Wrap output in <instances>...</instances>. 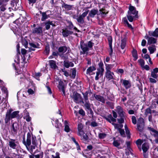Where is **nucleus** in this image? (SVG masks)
<instances>
[{"label":"nucleus","mask_w":158,"mask_h":158,"mask_svg":"<svg viewBox=\"0 0 158 158\" xmlns=\"http://www.w3.org/2000/svg\"><path fill=\"white\" fill-rule=\"evenodd\" d=\"M98 10L97 9H93L91 10L89 13L88 16L87 17L88 20L89 19V18H94L96 15H98Z\"/></svg>","instance_id":"8"},{"label":"nucleus","mask_w":158,"mask_h":158,"mask_svg":"<svg viewBox=\"0 0 158 158\" xmlns=\"http://www.w3.org/2000/svg\"><path fill=\"white\" fill-rule=\"evenodd\" d=\"M114 74L111 71H106L105 74L106 77L109 80L113 79Z\"/></svg>","instance_id":"18"},{"label":"nucleus","mask_w":158,"mask_h":158,"mask_svg":"<svg viewBox=\"0 0 158 158\" xmlns=\"http://www.w3.org/2000/svg\"><path fill=\"white\" fill-rule=\"evenodd\" d=\"M48 12V11L45 12H42L41 11H40V13L42 15V16L41 20H46L50 17V15L47 14Z\"/></svg>","instance_id":"14"},{"label":"nucleus","mask_w":158,"mask_h":158,"mask_svg":"<svg viewBox=\"0 0 158 158\" xmlns=\"http://www.w3.org/2000/svg\"><path fill=\"white\" fill-rule=\"evenodd\" d=\"M149 148V146L148 143H145L142 145V149L143 152H146Z\"/></svg>","instance_id":"27"},{"label":"nucleus","mask_w":158,"mask_h":158,"mask_svg":"<svg viewBox=\"0 0 158 158\" xmlns=\"http://www.w3.org/2000/svg\"><path fill=\"white\" fill-rule=\"evenodd\" d=\"M148 130L151 131V133L152 135H153L156 137L158 136V131L155 130L153 128L151 127H148Z\"/></svg>","instance_id":"21"},{"label":"nucleus","mask_w":158,"mask_h":158,"mask_svg":"<svg viewBox=\"0 0 158 158\" xmlns=\"http://www.w3.org/2000/svg\"><path fill=\"white\" fill-rule=\"evenodd\" d=\"M24 118L26 119V120L28 122H29L31 120V118L30 117L29 113L28 112H25Z\"/></svg>","instance_id":"36"},{"label":"nucleus","mask_w":158,"mask_h":158,"mask_svg":"<svg viewBox=\"0 0 158 158\" xmlns=\"http://www.w3.org/2000/svg\"><path fill=\"white\" fill-rule=\"evenodd\" d=\"M62 35L64 37H67L70 35H71L73 33V32L72 31L68 30L67 28L62 29Z\"/></svg>","instance_id":"12"},{"label":"nucleus","mask_w":158,"mask_h":158,"mask_svg":"<svg viewBox=\"0 0 158 158\" xmlns=\"http://www.w3.org/2000/svg\"><path fill=\"white\" fill-rule=\"evenodd\" d=\"M104 71V69H97V71L96 73V75L95 77L96 80H98L99 77L102 76Z\"/></svg>","instance_id":"9"},{"label":"nucleus","mask_w":158,"mask_h":158,"mask_svg":"<svg viewBox=\"0 0 158 158\" xmlns=\"http://www.w3.org/2000/svg\"><path fill=\"white\" fill-rule=\"evenodd\" d=\"M64 125L65 126L64 127V131H65L68 132L70 131V129L69 126V124L66 120L64 121Z\"/></svg>","instance_id":"34"},{"label":"nucleus","mask_w":158,"mask_h":158,"mask_svg":"<svg viewBox=\"0 0 158 158\" xmlns=\"http://www.w3.org/2000/svg\"><path fill=\"white\" fill-rule=\"evenodd\" d=\"M19 112V111H15L11 114V112L10 111H7L6 114L5 119V123H8L10 119L16 117L18 115Z\"/></svg>","instance_id":"2"},{"label":"nucleus","mask_w":158,"mask_h":158,"mask_svg":"<svg viewBox=\"0 0 158 158\" xmlns=\"http://www.w3.org/2000/svg\"><path fill=\"white\" fill-rule=\"evenodd\" d=\"M41 75V73L40 72L35 73L33 74V76L38 80H40L39 77Z\"/></svg>","instance_id":"41"},{"label":"nucleus","mask_w":158,"mask_h":158,"mask_svg":"<svg viewBox=\"0 0 158 158\" xmlns=\"http://www.w3.org/2000/svg\"><path fill=\"white\" fill-rule=\"evenodd\" d=\"M118 131L122 136L123 137L125 136V131L123 129H118Z\"/></svg>","instance_id":"51"},{"label":"nucleus","mask_w":158,"mask_h":158,"mask_svg":"<svg viewBox=\"0 0 158 158\" xmlns=\"http://www.w3.org/2000/svg\"><path fill=\"white\" fill-rule=\"evenodd\" d=\"M105 10L104 8H102L101 9H100L99 10V11H100V14H102V15H106L107 13V12H105Z\"/></svg>","instance_id":"60"},{"label":"nucleus","mask_w":158,"mask_h":158,"mask_svg":"<svg viewBox=\"0 0 158 158\" xmlns=\"http://www.w3.org/2000/svg\"><path fill=\"white\" fill-rule=\"evenodd\" d=\"M113 143L114 146L116 147H118L120 144L118 142L117 140H114Z\"/></svg>","instance_id":"59"},{"label":"nucleus","mask_w":158,"mask_h":158,"mask_svg":"<svg viewBox=\"0 0 158 158\" xmlns=\"http://www.w3.org/2000/svg\"><path fill=\"white\" fill-rule=\"evenodd\" d=\"M88 93L87 92H85L84 93H83L84 98L85 101H88Z\"/></svg>","instance_id":"50"},{"label":"nucleus","mask_w":158,"mask_h":158,"mask_svg":"<svg viewBox=\"0 0 158 158\" xmlns=\"http://www.w3.org/2000/svg\"><path fill=\"white\" fill-rule=\"evenodd\" d=\"M123 84L125 88L127 89L130 88L131 86V84L130 82L128 80H123Z\"/></svg>","instance_id":"19"},{"label":"nucleus","mask_w":158,"mask_h":158,"mask_svg":"<svg viewBox=\"0 0 158 158\" xmlns=\"http://www.w3.org/2000/svg\"><path fill=\"white\" fill-rule=\"evenodd\" d=\"M124 127L126 131V132L127 135V137H128L129 138H130V136H129V134L130 132L128 130V129L127 127V125H125L124 126Z\"/></svg>","instance_id":"47"},{"label":"nucleus","mask_w":158,"mask_h":158,"mask_svg":"<svg viewBox=\"0 0 158 158\" xmlns=\"http://www.w3.org/2000/svg\"><path fill=\"white\" fill-rule=\"evenodd\" d=\"M50 25H52L53 26H55V25L52 23V22H50L49 21L45 23L46 28V30H48L50 28Z\"/></svg>","instance_id":"37"},{"label":"nucleus","mask_w":158,"mask_h":158,"mask_svg":"<svg viewBox=\"0 0 158 158\" xmlns=\"http://www.w3.org/2000/svg\"><path fill=\"white\" fill-rule=\"evenodd\" d=\"M31 143V135L30 133H28L27 134L26 141H25V138L23 139V143L26 146L27 149H28V147L30 145Z\"/></svg>","instance_id":"6"},{"label":"nucleus","mask_w":158,"mask_h":158,"mask_svg":"<svg viewBox=\"0 0 158 158\" xmlns=\"http://www.w3.org/2000/svg\"><path fill=\"white\" fill-rule=\"evenodd\" d=\"M106 119L110 123L111 122H115L116 121V119L113 118L111 114H110L106 117Z\"/></svg>","instance_id":"26"},{"label":"nucleus","mask_w":158,"mask_h":158,"mask_svg":"<svg viewBox=\"0 0 158 158\" xmlns=\"http://www.w3.org/2000/svg\"><path fill=\"white\" fill-rule=\"evenodd\" d=\"M143 142V141L142 140L139 139L136 141V143L138 146H140Z\"/></svg>","instance_id":"53"},{"label":"nucleus","mask_w":158,"mask_h":158,"mask_svg":"<svg viewBox=\"0 0 158 158\" xmlns=\"http://www.w3.org/2000/svg\"><path fill=\"white\" fill-rule=\"evenodd\" d=\"M148 49L151 54L153 53L156 50V47L154 45H152L148 47Z\"/></svg>","instance_id":"29"},{"label":"nucleus","mask_w":158,"mask_h":158,"mask_svg":"<svg viewBox=\"0 0 158 158\" xmlns=\"http://www.w3.org/2000/svg\"><path fill=\"white\" fill-rule=\"evenodd\" d=\"M108 41L109 47L110 48L109 52V55L110 56H111L113 52V49L112 47V39L111 36H109L108 38Z\"/></svg>","instance_id":"13"},{"label":"nucleus","mask_w":158,"mask_h":158,"mask_svg":"<svg viewBox=\"0 0 158 158\" xmlns=\"http://www.w3.org/2000/svg\"><path fill=\"white\" fill-rule=\"evenodd\" d=\"M72 72L71 75V77L73 79L75 77L76 74V70L75 68H73L71 69Z\"/></svg>","instance_id":"42"},{"label":"nucleus","mask_w":158,"mask_h":158,"mask_svg":"<svg viewBox=\"0 0 158 158\" xmlns=\"http://www.w3.org/2000/svg\"><path fill=\"white\" fill-rule=\"evenodd\" d=\"M63 7H64L65 9H68V10H70L72 8V6L68 5L65 3L64 4Z\"/></svg>","instance_id":"54"},{"label":"nucleus","mask_w":158,"mask_h":158,"mask_svg":"<svg viewBox=\"0 0 158 158\" xmlns=\"http://www.w3.org/2000/svg\"><path fill=\"white\" fill-rule=\"evenodd\" d=\"M151 113V110L149 108H147L145 111L144 114L147 116L148 114Z\"/></svg>","instance_id":"49"},{"label":"nucleus","mask_w":158,"mask_h":158,"mask_svg":"<svg viewBox=\"0 0 158 158\" xmlns=\"http://www.w3.org/2000/svg\"><path fill=\"white\" fill-rule=\"evenodd\" d=\"M129 10L130 11L128 12V15H127L128 20H133L139 18L138 11L136 10L134 7L130 6Z\"/></svg>","instance_id":"1"},{"label":"nucleus","mask_w":158,"mask_h":158,"mask_svg":"<svg viewBox=\"0 0 158 158\" xmlns=\"http://www.w3.org/2000/svg\"><path fill=\"white\" fill-rule=\"evenodd\" d=\"M106 69V71H111V69L114 66V64H105Z\"/></svg>","instance_id":"30"},{"label":"nucleus","mask_w":158,"mask_h":158,"mask_svg":"<svg viewBox=\"0 0 158 158\" xmlns=\"http://www.w3.org/2000/svg\"><path fill=\"white\" fill-rule=\"evenodd\" d=\"M143 69H145L146 70H149L150 69V68L148 65H144L142 67Z\"/></svg>","instance_id":"64"},{"label":"nucleus","mask_w":158,"mask_h":158,"mask_svg":"<svg viewBox=\"0 0 158 158\" xmlns=\"http://www.w3.org/2000/svg\"><path fill=\"white\" fill-rule=\"evenodd\" d=\"M35 146L36 145H31V148H29L28 147V149H27V150L28 151L30 152H32L33 151V149H35Z\"/></svg>","instance_id":"52"},{"label":"nucleus","mask_w":158,"mask_h":158,"mask_svg":"<svg viewBox=\"0 0 158 158\" xmlns=\"http://www.w3.org/2000/svg\"><path fill=\"white\" fill-rule=\"evenodd\" d=\"M107 104L110 106L112 109H113L114 108V106L113 103L110 102H106Z\"/></svg>","instance_id":"61"},{"label":"nucleus","mask_w":158,"mask_h":158,"mask_svg":"<svg viewBox=\"0 0 158 158\" xmlns=\"http://www.w3.org/2000/svg\"><path fill=\"white\" fill-rule=\"evenodd\" d=\"M144 125H138L137 124V128L140 132H142L143 130Z\"/></svg>","instance_id":"45"},{"label":"nucleus","mask_w":158,"mask_h":158,"mask_svg":"<svg viewBox=\"0 0 158 158\" xmlns=\"http://www.w3.org/2000/svg\"><path fill=\"white\" fill-rule=\"evenodd\" d=\"M106 136V134L104 133H101L99 134L98 136L100 139H104Z\"/></svg>","instance_id":"55"},{"label":"nucleus","mask_w":158,"mask_h":158,"mask_svg":"<svg viewBox=\"0 0 158 158\" xmlns=\"http://www.w3.org/2000/svg\"><path fill=\"white\" fill-rule=\"evenodd\" d=\"M116 111L120 117H123L124 116L125 113L123 112L122 108L120 106H118L116 107Z\"/></svg>","instance_id":"16"},{"label":"nucleus","mask_w":158,"mask_h":158,"mask_svg":"<svg viewBox=\"0 0 158 158\" xmlns=\"http://www.w3.org/2000/svg\"><path fill=\"white\" fill-rule=\"evenodd\" d=\"M132 56L134 58L133 60L135 61L138 58V55L136 50H133L132 52Z\"/></svg>","instance_id":"38"},{"label":"nucleus","mask_w":158,"mask_h":158,"mask_svg":"<svg viewBox=\"0 0 158 158\" xmlns=\"http://www.w3.org/2000/svg\"><path fill=\"white\" fill-rule=\"evenodd\" d=\"M22 43L26 48H27V47L28 42L25 39L23 40L22 41Z\"/></svg>","instance_id":"46"},{"label":"nucleus","mask_w":158,"mask_h":158,"mask_svg":"<svg viewBox=\"0 0 158 158\" xmlns=\"http://www.w3.org/2000/svg\"><path fill=\"white\" fill-rule=\"evenodd\" d=\"M148 34L153 37H158V28L156 29L154 31H149L148 32Z\"/></svg>","instance_id":"20"},{"label":"nucleus","mask_w":158,"mask_h":158,"mask_svg":"<svg viewBox=\"0 0 158 158\" xmlns=\"http://www.w3.org/2000/svg\"><path fill=\"white\" fill-rule=\"evenodd\" d=\"M67 50V48L65 46H62L60 47L58 49V52L62 53L65 52Z\"/></svg>","instance_id":"28"},{"label":"nucleus","mask_w":158,"mask_h":158,"mask_svg":"<svg viewBox=\"0 0 158 158\" xmlns=\"http://www.w3.org/2000/svg\"><path fill=\"white\" fill-rule=\"evenodd\" d=\"M152 36L148 34H146L144 37L145 38L148 40V44L149 45L155 44L156 42V39Z\"/></svg>","instance_id":"5"},{"label":"nucleus","mask_w":158,"mask_h":158,"mask_svg":"<svg viewBox=\"0 0 158 158\" xmlns=\"http://www.w3.org/2000/svg\"><path fill=\"white\" fill-rule=\"evenodd\" d=\"M126 44V40L125 39L121 40V47L122 49H124Z\"/></svg>","instance_id":"40"},{"label":"nucleus","mask_w":158,"mask_h":158,"mask_svg":"<svg viewBox=\"0 0 158 158\" xmlns=\"http://www.w3.org/2000/svg\"><path fill=\"white\" fill-rule=\"evenodd\" d=\"M55 122L56 124L55 126L56 128H60L62 127V124L60 123H59L58 119H56L55 120Z\"/></svg>","instance_id":"44"},{"label":"nucleus","mask_w":158,"mask_h":158,"mask_svg":"<svg viewBox=\"0 0 158 158\" xmlns=\"http://www.w3.org/2000/svg\"><path fill=\"white\" fill-rule=\"evenodd\" d=\"M69 25L67 26V28L69 29L70 30H73L77 32H79V30H78L75 27H74L73 23L71 21H69Z\"/></svg>","instance_id":"15"},{"label":"nucleus","mask_w":158,"mask_h":158,"mask_svg":"<svg viewBox=\"0 0 158 158\" xmlns=\"http://www.w3.org/2000/svg\"><path fill=\"white\" fill-rule=\"evenodd\" d=\"M85 107H86V108L88 109L89 110L90 109V104L89 103V101H85Z\"/></svg>","instance_id":"57"},{"label":"nucleus","mask_w":158,"mask_h":158,"mask_svg":"<svg viewBox=\"0 0 158 158\" xmlns=\"http://www.w3.org/2000/svg\"><path fill=\"white\" fill-rule=\"evenodd\" d=\"M72 98L73 99L74 101L77 103L81 102L84 103L81 95L77 93H74Z\"/></svg>","instance_id":"3"},{"label":"nucleus","mask_w":158,"mask_h":158,"mask_svg":"<svg viewBox=\"0 0 158 158\" xmlns=\"http://www.w3.org/2000/svg\"><path fill=\"white\" fill-rule=\"evenodd\" d=\"M138 62L141 68L144 65L145 62L143 59L139 60Z\"/></svg>","instance_id":"48"},{"label":"nucleus","mask_w":158,"mask_h":158,"mask_svg":"<svg viewBox=\"0 0 158 158\" xmlns=\"http://www.w3.org/2000/svg\"><path fill=\"white\" fill-rule=\"evenodd\" d=\"M123 23L124 24L127 25L129 27L132 28L131 25L129 24L127 20H123Z\"/></svg>","instance_id":"58"},{"label":"nucleus","mask_w":158,"mask_h":158,"mask_svg":"<svg viewBox=\"0 0 158 158\" xmlns=\"http://www.w3.org/2000/svg\"><path fill=\"white\" fill-rule=\"evenodd\" d=\"M42 28V27H40L34 28L32 30V33L37 35L42 34L43 33Z\"/></svg>","instance_id":"11"},{"label":"nucleus","mask_w":158,"mask_h":158,"mask_svg":"<svg viewBox=\"0 0 158 158\" xmlns=\"http://www.w3.org/2000/svg\"><path fill=\"white\" fill-rule=\"evenodd\" d=\"M96 68L94 66H92L89 67L86 70V73L87 74H90L93 71L96 70Z\"/></svg>","instance_id":"32"},{"label":"nucleus","mask_w":158,"mask_h":158,"mask_svg":"<svg viewBox=\"0 0 158 158\" xmlns=\"http://www.w3.org/2000/svg\"><path fill=\"white\" fill-rule=\"evenodd\" d=\"M19 129V125L18 123H14L12 125L11 127V131L14 134H16Z\"/></svg>","instance_id":"10"},{"label":"nucleus","mask_w":158,"mask_h":158,"mask_svg":"<svg viewBox=\"0 0 158 158\" xmlns=\"http://www.w3.org/2000/svg\"><path fill=\"white\" fill-rule=\"evenodd\" d=\"M144 121L143 118L140 117L137 120V124L138 125H144Z\"/></svg>","instance_id":"33"},{"label":"nucleus","mask_w":158,"mask_h":158,"mask_svg":"<svg viewBox=\"0 0 158 158\" xmlns=\"http://www.w3.org/2000/svg\"><path fill=\"white\" fill-rule=\"evenodd\" d=\"M78 135L80 136L81 137V139L83 141H87L88 139V137L86 134H85L84 132V134L82 135Z\"/></svg>","instance_id":"35"},{"label":"nucleus","mask_w":158,"mask_h":158,"mask_svg":"<svg viewBox=\"0 0 158 158\" xmlns=\"http://www.w3.org/2000/svg\"><path fill=\"white\" fill-rule=\"evenodd\" d=\"M48 62L49 66L52 69H56L58 68L55 61L53 60H50Z\"/></svg>","instance_id":"17"},{"label":"nucleus","mask_w":158,"mask_h":158,"mask_svg":"<svg viewBox=\"0 0 158 158\" xmlns=\"http://www.w3.org/2000/svg\"><path fill=\"white\" fill-rule=\"evenodd\" d=\"M98 66L99 67V68L98 69H104V65L102 61H100L98 64Z\"/></svg>","instance_id":"62"},{"label":"nucleus","mask_w":158,"mask_h":158,"mask_svg":"<svg viewBox=\"0 0 158 158\" xmlns=\"http://www.w3.org/2000/svg\"><path fill=\"white\" fill-rule=\"evenodd\" d=\"M83 126L81 123L78 124L77 126L78 130V135H82L84 134V131L83 130Z\"/></svg>","instance_id":"24"},{"label":"nucleus","mask_w":158,"mask_h":158,"mask_svg":"<svg viewBox=\"0 0 158 158\" xmlns=\"http://www.w3.org/2000/svg\"><path fill=\"white\" fill-rule=\"evenodd\" d=\"M8 144L10 148L15 149L18 147L19 143L15 139H10L9 141Z\"/></svg>","instance_id":"4"},{"label":"nucleus","mask_w":158,"mask_h":158,"mask_svg":"<svg viewBox=\"0 0 158 158\" xmlns=\"http://www.w3.org/2000/svg\"><path fill=\"white\" fill-rule=\"evenodd\" d=\"M94 97L97 100L102 102V103H105V100L103 97L100 95L96 94H95L94 95Z\"/></svg>","instance_id":"22"},{"label":"nucleus","mask_w":158,"mask_h":158,"mask_svg":"<svg viewBox=\"0 0 158 158\" xmlns=\"http://www.w3.org/2000/svg\"><path fill=\"white\" fill-rule=\"evenodd\" d=\"M57 87L59 91H62L64 95L65 94V86L62 81L60 80L59 81Z\"/></svg>","instance_id":"7"},{"label":"nucleus","mask_w":158,"mask_h":158,"mask_svg":"<svg viewBox=\"0 0 158 158\" xmlns=\"http://www.w3.org/2000/svg\"><path fill=\"white\" fill-rule=\"evenodd\" d=\"M89 12V10H87L85 12H83L82 14L80 15L77 20H83L84 18L86 16Z\"/></svg>","instance_id":"31"},{"label":"nucleus","mask_w":158,"mask_h":158,"mask_svg":"<svg viewBox=\"0 0 158 158\" xmlns=\"http://www.w3.org/2000/svg\"><path fill=\"white\" fill-rule=\"evenodd\" d=\"M81 48L83 51V54L87 53L89 50V48L86 44H84L81 45Z\"/></svg>","instance_id":"25"},{"label":"nucleus","mask_w":158,"mask_h":158,"mask_svg":"<svg viewBox=\"0 0 158 158\" xmlns=\"http://www.w3.org/2000/svg\"><path fill=\"white\" fill-rule=\"evenodd\" d=\"M19 18L20 19H31L30 17L28 15H27L26 13L25 14H23V15H21V17H20Z\"/></svg>","instance_id":"39"},{"label":"nucleus","mask_w":158,"mask_h":158,"mask_svg":"<svg viewBox=\"0 0 158 158\" xmlns=\"http://www.w3.org/2000/svg\"><path fill=\"white\" fill-rule=\"evenodd\" d=\"M132 122L134 124H135L136 123L137 120L136 117L135 116H132Z\"/></svg>","instance_id":"63"},{"label":"nucleus","mask_w":158,"mask_h":158,"mask_svg":"<svg viewBox=\"0 0 158 158\" xmlns=\"http://www.w3.org/2000/svg\"><path fill=\"white\" fill-rule=\"evenodd\" d=\"M35 158H42L43 156V153L41 152L40 154L35 155Z\"/></svg>","instance_id":"56"},{"label":"nucleus","mask_w":158,"mask_h":158,"mask_svg":"<svg viewBox=\"0 0 158 158\" xmlns=\"http://www.w3.org/2000/svg\"><path fill=\"white\" fill-rule=\"evenodd\" d=\"M29 45L31 47L37 48L39 47L40 45L37 43H29Z\"/></svg>","instance_id":"43"},{"label":"nucleus","mask_w":158,"mask_h":158,"mask_svg":"<svg viewBox=\"0 0 158 158\" xmlns=\"http://www.w3.org/2000/svg\"><path fill=\"white\" fill-rule=\"evenodd\" d=\"M64 66L67 68H69V67H73L74 66V64L71 62H69L67 61H64Z\"/></svg>","instance_id":"23"}]
</instances>
